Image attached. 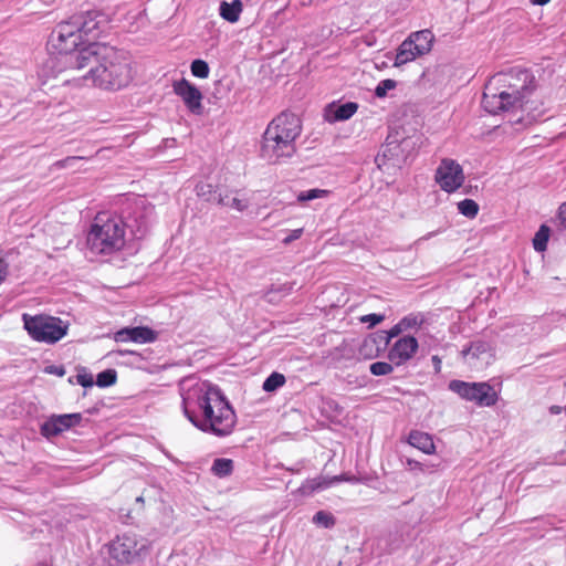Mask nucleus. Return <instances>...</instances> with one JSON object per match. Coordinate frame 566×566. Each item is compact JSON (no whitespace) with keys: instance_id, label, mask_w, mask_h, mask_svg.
Here are the masks:
<instances>
[{"instance_id":"nucleus-5","label":"nucleus","mask_w":566,"mask_h":566,"mask_svg":"<svg viewBox=\"0 0 566 566\" xmlns=\"http://www.w3.org/2000/svg\"><path fill=\"white\" fill-rule=\"evenodd\" d=\"M125 244V229L122 220L97 216L87 234V245L94 253L109 254Z\"/></svg>"},{"instance_id":"nucleus-19","label":"nucleus","mask_w":566,"mask_h":566,"mask_svg":"<svg viewBox=\"0 0 566 566\" xmlns=\"http://www.w3.org/2000/svg\"><path fill=\"white\" fill-rule=\"evenodd\" d=\"M415 44L409 38H407L399 45L397 50V54L395 57V66H401L408 62L413 61L416 57L421 56L420 53H416V49H413Z\"/></svg>"},{"instance_id":"nucleus-4","label":"nucleus","mask_w":566,"mask_h":566,"mask_svg":"<svg viewBox=\"0 0 566 566\" xmlns=\"http://www.w3.org/2000/svg\"><path fill=\"white\" fill-rule=\"evenodd\" d=\"M302 133L301 119L293 113L282 112L268 125L261 144V157L270 164L292 158Z\"/></svg>"},{"instance_id":"nucleus-23","label":"nucleus","mask_w":566,"mask_h":566,"mask_svg":"<svg viewBox=\"0 0 566 566\" xmlns=\"http://www.w3.org/2000/svg\"><path fill=\"white\" fill-rule=\"evenodd\" d=\"M233 461L227 458H218L213 461L211 472L219 478L228 476L232 473Z\"/></svg>"},{"instance_id":"nucleus-27","label":"nucleus","mask_w":566,"mask_h":566,"mask_svg":"<svg viewBox=\"0 0 566 566\" xmlns=\"http://www.w3.org/2000/svg\"><path fill=\"white\" fill-rule=\"evenodd\" d=\"M458 210L464 217L473 219L479 213V205L472 199H464L458 203Z\"/></svg>"},{"instance_id":"nucleus-50","label":"nucleus","mask_w":566,"mask_h":566,"mask_svg":"<svg viewBox=\"0 0 566 566\" xmlns=\"http://www.w3.org/2000/svg\"><path fill=\"white\" fill-rule=\"evenodd\" d=\"M136 501H137V502H143V497H142V496H139V497H137V499H136Z\"/></svg>"},{"instance_id":"nucleus-29","label":"nucleus","mask_w":566,"mask_h":566,"mask_svg":"<svg viewBox=\"0 0 566 566\" xmlns=\"http://www.w3.org/2000/svg\"><path fill=\"white\" fill-rule=\"evenodd\" d=\"M328 195H329V191L325 190V189H317V188L310 189V190L301 191L297 195V201L298 202L311 201V200L318 199V198H325Z\"/></svg>"},{"instance_id":"nucleus-7","label":"nucleus","mask_w":566,"mask_h":566,"mask_svg":"<svg viewBox=\"0 0 566 566\" xmlns=\"http://www.w3.org/2000/svg\"><path fill=\"white\" fill-rule=\"evenodd\" d=\"M22 321L31 338L40 343L55 344L69 331V324L54 316L23 314Z\"/></svg>"},{"instance_id":"nucleus-44","label":"nucleus","mask_w":566,"mask_h":566,"mask_svg":"<svg viewBox=\"0 0 566 566\" xmlns=\"http://www.w3.org/2000/svg\"><path fill=\"white\" fill-rule=\"evenodd\" d=\"M438 233H439V231L429 232V233L424 234L423 237L419 238L416 241V244H419L422 241L429 240V239L433 238L434 235H437Z\"/></svg>"},{"instance_id":"nucleus-2","label":"nucleus","mask_w":566,"mask_h":566,"mask_svg":"<svg viewBox=\"0 0 566 566\" xmlns=\"http://www.w3.org/2000/svg\"><path fill=\"white\" fill-rule=\"evenodd\" d=\"M536 81L534 75L523 69H511L493 75L486 83L482 97V105L490 114L501 112L525 114L517 120L533 122L544 115L543 105L534 97Z\"/></svg>"},{"instance_id":"nucleus-9","label":"nucleus","mask_w":566,"mask_h":566,"mask_svg":"<svg viewBox=\"0 0 566 566\" xmlns=\"http://www.w3.org/2000/svg\"><path fill=\"white\" fill-rule=\"evenodd\" d=\"M75 30L82 34L84 43H94L103 32H105L108 21L106 15L97 11H87L71 18Z\"/></svg>"},{"instance_id":"nucleus-36","label":"nucleus","mask_w":566,"mask_h":566,"mask_svg":"<svg viewBox=\"0 0 566 566\" xmlns=\"http://www.w3.org/2000/svg\"><path fill=\"white\" fill-rule=\"evenodd\" d=\"M76 381L83 387H92L94 385L93 375L87 373L85 369H82L76 375Z\"/></svg>"},{"instance_id":"nucleus-22","label":"nucleus","mask_w":566,"mask_h":566,"mask_svg":"<svg viewBox=\"0 0 566 566\" xmlns=\"http://www.w3.org/2000/svg\"><path fill=\"white\" fill-rule=\"evenodd\" d=\"M156 339V333L146 326L132 327V342L138 344L151 343Z\"/></svg>"},{"instance_id":"nucleus-28","label":"nucleus","mask_w":566,"mask_h":566,"mask_svg":"<svg viewBox=\"0 0 566 566\" xmlns=\"http://www.w3.org/2000/svg\"><path fill=\"white\" fill-rule=\"evenodd\" d=\"M313 523L324 528H332L336 524V520L332 513L318 511L313 516Z\"/></svg>"},{"instance_id":"nucleus-45","label":"nucleus","mask_w":566,"mask_h":566,"mask_svg":"<svg viewBox=\"0 0 566 566\" xmlns=\"http://www.w3.org/2000/svg\"><path fill=\"white\" fill-rule=\"evenodd\" d=\"M432 361L434 364L436 370L439 371L441 366V359L438 356H433Z\"/></svg>"},{"instance_id":"nucleus-21","label":"nucleus","mask_w":566,"mask_h":566,"mask_svg":"<svg viewBox=\"0 0 566 566\" xmlns=\"http://www.w3.org/2000/svg\"><path fill=\"white\" fill-rule=\"evenodd\" d=\"M241 12L242 2L240 0H233L232 2L222 1L220 3V15L228 22H237Z\"/></svg>"},{"instance_id":"nucleus-14","label":"nucleus","mask_w":566,"mask_h":566,"mask_svg":"<svg viewBox=\"0 0 566 566\" xmlns=\"http://www.w3.org/2000/svg\"><path fill=\"white\" fill-rule=\"evenodd\" d=\"M174 92L181 97L190 113L200 115L203 111L202 94L193 84L186 78L176 81L172 85Z\"/></svg>"},{"instance_id":"nucleus-31","label":"nucleus","mask_w":566,"mask_h":566,"mask_svg":"<svg viewBox=\"0 0 566 566\" xmlns=\"http://www.w3.org/2000/svg\"><path fill=\"white\" fill-rule=\"evenodd\" d=\"M190 70L192 75L199 78H207L210 73L208 63L200 59L192 61Z\"/></svg>"},{"instance_id":"nucleus-48","label":"nucleus","mask_w":566,"mask_h":566,"mask_svg":"<svg viewBox=\"0 0 566 566\" xmlns=\"http://www.w3.org/2000/svg\"><path fill=\"white\" fill-rule=\"evenodd\" d=\"M551 412L554 413V415H557L560 412V407L558 406H552L551 407Z\"/></svg>"},{"instance_id":"nucleus-15","label":"nucleus","mask_w":566,"mask_h":566,"mask_svg":"<svg viewBox=\"0 0 566 566\" xmlns=\"http://www.w3.org/2000/svg\"><path fill=\"white\" fill-rule=\"evenodd\" d=\"M419 347L418 340L413 336H402L397 339L388 352V359L395 366H401L410 360Z\"/></svg>"},{"instance_id":"nucleus-40","label":"nucleus","mask_w":566,"mask_h":566,"mask_svg":"<svg viewBox=\"0 0 566 566\" xmlns=\"http://www.w3.org/2000/svg\"><path fill=\"white\" fill-rule=\"evenodd\" d=\"M45 373L50 375H56L59 377H62L65 375V369L63 366L57 365H50L45 367Z\"/></svg>"},{"instance_id":"nucleus-17","label":"nucleus","mask_w":566,"mask_h":566,"mask_svg":"<svg viewBox=\"0 0 566 566\" xmlns=\"http://www.w3.org/2000/svg\"><path fill=\"white\" fill-rule=\"evenodd\" d=\"M408 38L413 42V49H416V53L424 55L431 51L434 36L430 30L424 29L412 32Z\"/></svg>"},{"instance_id":"nucleus-39","label":"nucleus","mask_w":566,"mask_h":566,"mask_svg":"<svg viewBox=\"0 0 566 566\" xmlns=\"http://www.w3.org/2000/svg\"><path fill=\"white\" fill-rule=\"evenodd\" d=\"M85 157H82V156H70V157H66L64 159H61V160H57L54 166L59 169H63V168H66V167H70L73 165V163L77 161V160H81V159H84Z\"/></svg>"},{"instance_id":"nucleus-38","label":"nucleus","mask_w":566,"mask_h":566,"mask_svg":"<svg viewBox=\"0 0 566 566\" xmlns=\"http://www.w3.org/2000/svg\"><path fill=\"white\" fill-rule=\"evenodd\" d=\"M115 340L120 343L132 342V327L122 328L116 332Z\"/></svg>"},{"instance_id":"nucleus-47","label":"nucleus","mask_w":566,"mask_h":566,"mask_svg":"<svg viewBox=\"0 0 566 566\" xmlns=\"http://www.w3.org/2000/svg\"><path fill=\"white\" fill-rule=\"evenodd\" d=\"M551 0H531V2L533 4H537V6H544L546 3H548Z\"/></svg>"},{"instance_id":"nucleus-34","label":"nucleus","mask_w":566,"mask_h":566,"mask_svg":"<svg viewBox=\"0 0 566 566\" xmlns=\"http://www.w3.org/2000/svg\"><path fill=\"white\" fill-rule=\"evenodd\" d=\"M397 83L395 80L387 78L382 80L378 83V85L375 88V95L377 97H385L387 95V92L390 90H394L396 87Z\"/></svg>"},{"instance_id":"nucleus-49","label":"nucleus","mask_w":566,"mask_h":566,"mask_svg":"<svg viewBox=\"0 0 566 566\" xmlns=\"http://www.w3.org/2000/svg\"><path fill=\"white\" fill-rule=\"evenodd\" d=\"M412 463H413L415 465H418V464H419V463H418V462H416V461H411V460H409V461H408V464H412Z\"/></svg>"},{"instance_id":"nucleus-37","label":"nucleus","mask_w":566,"mask_h":566,"mask_svg":"<svg viewBox=\"0 0 566 566\" xmlns=\"http://www.w3.org/2000/svg\"><path fill=\"white\" fill-rule=\"evenodd\" d=\"M385 319V315L382 314H368L360 318L361 323H366L369 327H374L375 325L381 323Z\"/></svg>"},{"instance_id":"nucleus-30","label":"nucleus","mask_w":566,"mask_h":566,"mask_svg":"<svg viewBox=\"0 0 566 566\" xmlns=\"http://www.w3.org/2000/svg\"><path fill=\"white\" fill-rule=\"evenodd\" d=\"M116 379H117L116 370L106 369L97 375L96 385L102 388L109 387L116 382Z\"/></svg>"},{"instance_id":"nucleus-12","label":"nucleus","mask_w":566,"mask_h":566,"mask_svg":"<svg viewBox=\"0 0 566 566\" xmlns=\"http://www.w3.org/2000/svg\"><path fill=\"white\" fill-rule=\"evenodd\" d=\"M434 179L443 191L452 193L463 185L465 177L460 164L444 158L436 170Z\"/></svg>"},{"instance_id":"nucleus-33","label":"nucleus","mask_w":566,"mask_h":566,"mask_svg":"<svg viewBox=\"0 0 566 566\" xmlns=\"http://www.w3.org/2000/svg\"><path fill=\"white\" fill-rule=\"evenodd\" d=\"M394 366L391 361H376L370 365L369 370L374 376H386L394 371Z\"/></svg>"},{"instance_id":"nucleus-35","label":"nucleus","mask_w":566,"mask_h":566,"mask_svg":"<svg viewBox=\"0 0 566 566\" xmlns=\"http://www.w3.org/2000/svg\"><path fill=\"white\" fill-rule=\"evenodd\" d=\"M402 331H403L402 324L398 323L395 326H392L388 332H381V334L379 335V338L385 345H388L389 342L394 337H397Z\"/></svg>"},{"instance_id":"nucleus-18","label":"nucleus","mask_w":566,"mask_h":566,"mask_svg":"<svg viewBox=\"0 0 566 566\" xmlns=\"http://www.w3.org/2000/svg\"><path fill=\"white\" fill-rule=\"evenodd\" d=\"M357 109L358 104L355 102H347L342 105H331V114L327 115V118L331 122L347 120L357 112Z\"/></svg>"},{"instance_id":"nucleus-43","label":"nucleus","mask_w":566,"mask_h":566,"mask_svg":"<svg viewBox=\"0 0 566 566\" xmlns=\"http://www.w3.org/2000/svg\"><path fill=\"white\" fill-rule=\"evenodd\" d=\"M399 323L402 324L403 329H406L416 325L417 321L416 318L405 317Z\"/></svg>"},{"instance_id":"nucleus-16","label":"nucleus","mask_w":566,"mask_h":566,"mask_svg":"<svg viewBox=\"0 0 566 566\" xmlns=\"http://www.w3.org/2000/svg\"><path fill=\"white\" fill-rule=\"evenodd\" d=\"M408 442L410 446L419 449L426 454H433L436 446L431 434L418 430H412L409 433Z\"/></svg>"},{"instance_id":"nucleus-6","label":"nucleus","mask_w":566,"mask_h":566,"mask_svg":"<svg viewBox=\"0 0 566 566\" xmlns=\"http://www.w3.org/2000/svg\"><path fill=\"white\" fill-rule=\"evenodd\" d=\"M83 44L82 34L75 30L72 20L60 22L51 32L48 41L50 53L57 55L64 69L77 70L75 59L84 49L77 50Z\"/></svg>"},{"instance_id":"nucleus-46","label":"nucleus","mask_w":566,"mask_h":566,"mask_svg":"<svg viewBox=\"0 0 566 566\" xmlns=\"http://www.w3.org/2000/svg\"><path fill=\"white\" fill-rule=\"evenodd\" d=\"M376 344V339L375 338H370V339H366L364 342V347H373L374 345Z\"/></svg>"},{"instance_id":"nucleus-13","label":"nucleus","mask_w":566,"mask_h":566,"mask_svg":"<svg viewBox=\"0 0 566 566\" xmlns=\"http://www.w3.org/2000/svg\"><path fill=\"white\" fill-rule=\"evenodd\" d=\"M81 420V413L54 415L41 424L40 431L43 437L50 439L78 424Z\"/></svg>"},{"instance_id":"nucleus-32","label":"nucleus","mask_w":566,"mask_h":566,"mask_svg":"<svg viewBox=\"0 0 566 566\" xmlns=\"http://www.w3.org/2000/svg\"><path fill=\"white\" fill-rule=\"evenodd\" d=\"M197 195L202 197L205 200L209 202L216 203V198H218L219 192L213 189V187L209 184H199L197 185Z\"/></svg>"},{"instance_id":"nucleus-24","label":"nucleus","mask_w":566,"mask_h":566,"mask_svg":"<svg viewBox=\"0 0 566 566\" xmlns=\"http://www.w3.org/2000/svg\"><path fill=\"white\" fill-rule=\"evenodd\" d=\"M216 203L231 207L238 211H243L248 207L244 200L231 197L228 192L222 193L221 191H219L218 198H216Z\"/></svg>"},{"instance_id":"nucleus-10","label":"nucleus","mask_w":566,"mask_h":566,"mask_svg":"<svg viewBox=\"0 0 566 566\" xmlns=\"http://www.w3.org/2000/svg\"><path fill=\"white\" fill-rule=\"evenodd\" d=\"M144 546H138V538L135 534H123L117 536L109 546L112 560L117 565L126 566L135 563Z\"/></svg>"},{"instance_id":"nucleus-8","label":"nucleus","mask_w":566,"mask_h":566,"mask_svg":"<svg viewBox=\"0 0 566 566\" xmlns=\"http://www.w3.org/2000/svg\"><path fill=\"white\" fill-rule=\"evenodd\" d=\"M449 389L462 399L472 401L480 407H492L497 402V394L489 382H465L451 380Z\"/></svg>"},{"instance_id":"nucleus-11","label":"nucleus","mask_w":566,"mask_h":566,"mask_svg":"<svg viewBox=\"0 0 566 566\" xmlns=\"http://www.w3.org/2000/svg\"><path fill=\"white\" fill-rule=\"evenodd\" d=\"M464 363L472 370H483L490 366L495 357V348L488 340L479 339L461 352Z\"/></svg>"},{"instance_id":"nucleus-41","label":"nucleus","mask_w":566,"mask_h":566,"mask_svg":"<svg viewBox=\"0 0 566 566\" xmlns=\"http://www.w3.org/2000/svg\"><path fill=\"white\" fill-rule=\"evenodd\" d=\"M302 233H303V229H301V228L293 230L286 238L283 239V243L290 244L294 240L300 239Z\"/></svg>"},{"instance_id":"nucleus-25","label":"nucleus","mask_w":566,"mask_h":566,"mask_svg":"<svg viewBox=\"0 0 566 566\" xmlns=\"http://www.w3.org/2000/svg\"><path fill=\"white\" fill-rule=\"evenodd\" d=\"M549 228L546 224H542L533 239L534 250L537 252H543L547 248V242L549 239Z\"/></svg>"},{"instance_id":"nucleus-20","label":"nucleus","mask_w":566,"mask_h":566,"mask_svg":"<svg viewBox=\"0 0 566 566\" xmlns=\"http://www.w3.org/2000/svg\"><path fill=\"white\" fill-rule=\"evenodd\" d=\"M342 476H334L332 479H325V478H315L312 480H307L302 484L300 488V491L303 494H311L317 490H324L329 488L333 483L342 481Z\"/></svg>"},{"instance_id":"nucleus-1","label":"nucleus","mask_w":566,"mask_h":566,"mask_svg":"<svg viewBox=\"0 0 566 566\" xmlns=\"http://www.w3.org/2000/svg\"><path fill=\"white\" fill-rule=\"evenodd\" d=\"M182 411L200 431L224 438L237 424V415L222 390L206 380L189 377L180 382Z\"/></svg>"},{"instance_id":"nucleus-42","label":"nucleus","mask_w":566,"mask_h":566,"mask_svg":"<svg viewBox=\"0 0 566 566\" xmlns=\"http://www.w3.org/2000/svg\"><path fill=\"white\" fill-rule=\"evenodd\" d=\"M560 223L566 228V202L562 203L558 211Z\"/></svg>"},{"instance_id":"nucleus-3","label":"nucleus","mask_w":566,"mask_h":566,"mask_svg":"<svg viewBox=\"0 0 566 566\" xmlns=\"http://www.w3.org/2000/svg\"><path fill=\"white\" fill-rule=\"evenodd\" d=\"M77 70L88 69L83 76L86 84L103 90L117 91L133 81V69L128 54L116 48L91 43L75 59Z\"/></svg>"},{"instance_id":"nucleus-26","label":"nucleus","mask_w":566,"mask_h":566,"mask_svg":"<svg viewBox=\"0 0 566 566\" xmlns=\"http://www.w3.org/2000/svg\"><path fill=\"white\" fill-rule=\"evenodd\" d=\"M285 384V377L280 373H272L263 382V390L272 392Z\"/></svg>"}]
</instances>
